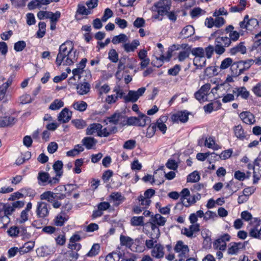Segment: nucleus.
<instances>
[{"mask_svg": "<svg viewBox=\"0 0 261 261\" xmlns=\"http://www.w3.org/2000/svg\"><path fill=\"white\" fill-rule=\"evenodd\" d=\"M78 57L79 53L74 49L73 42L67 41L60 46L56 63L58 66L62 64L69 66L76 62Z\"/></svg>", "mask_w": 261, "mask_h": 261, "instance_id": "obj_1", "label": "nucleus"}, {"mask_svg": "<svg viewBox=\"0 0 261 261\" xmlns=\"http://www.w3.org/2000/svg\"><path fill=\"white\" fill-rule=\"evenodd\" d=\"M167 219L159 214L151 215L148 223L150 225L152 230L151 235L158 239L160 236V232L159 227L165 225Z\"/></svg>", "mask_w": 261, "mask_h": 261, "instance_id": "obj_2", "label": "nucleus"}, {"mask_svg": "<svg viewBox=\"0 0 261 261\" xmlns=\"http://www.w3.org/2000/svg\"><path fill=\"white\" fill-rule=\"evenodd\" d=\"M171 6L170 0H161L154 4L153 8L158 12V15L154 16L155 19H159V16L167 15Z\"/></svg>", "mask_w": 261, "mask_h": 261, "instance_id": "obj_3", "label": "nucleus"}, {"mask_svg": "<svg viewBox=\"0 0 261 261\" xmlns=\"http://www.w3.org/2000/svg\"><path fill=\"white\" fill-rule=\"evenodd\" d=\"M216 45V53L221 55L225 51V48L230 45V40L228 37H217L215 40Z\"/></svg>", "mask_w": 261, "mask_h": 261, "instance_id": "obj_4", "label": "nucleus"}, {"mask_svg": "<svg viewBox=\"0 0 261 261\" xmlns=\"http://www.w3.org/2000/svg\"><path fill=\"white\" fill-rule=\"evenodd\" d=\"M174 250L178 253L179 261H184L186 258L189 257V247L188 245L184 244L182 241L177 242Z\"/></svg>", "mask_w": 261, "mask_h": 261, "instance_id": "obj_5", "label": "nucleus"}, {"mask_svg": "<svg viewBox=\"0 0 261 261\" xmlns=\"http://www.w3.org/2000/svg\"><path fill=\"white\" fill-rule=\"evenodd\" d=\"M50 209V205L46 202H38L36 211V215L39 218H44L48 216Z\"/></svg>", "mask_w": 261, "mask_h": 261, "instance_id": "obj_6", "label": "nucleus"}, {"mask_svg": "<svg viewBox=\"0 0 261 261\" xmlns=\"http://www.w3.org/2000/svg\"><path fill=\"white\" fill-rule=\"evenodd\" d=\"M107 120L115 125H119L121 126L125 125L126 123L125 122V116L120 112H116L111 116L107 117L105 122H106Z\"/></svg>", "mask_w": 261, "mask_h": 261, "instance_id": "obj_7", "label": "nucleus"}, {"mask_svg": "<svg viewBox=\"0 0 261 261\" xmlns=\"http://www.w3.org/2000/svg\"><path fill=\"white\" fill-rule=\"evenodd\" d=\"M146 91L145 87L139 88L137 91L129 90L127 95L123 98L125 102H135L138 100L139 97L143 95Z\"/></svg>", "mask_w": 261, "mask_h": 261, "instance_id": "obj_8", "label": "nucleus"}, {"mask_svg": "<svg viewBox=\"0 0 261 261\" xmlns=\"http://www.w3.org/2000/svg\"><path fill=\"white\" fill-rule=\"evenodd\" d=\"M37 178L38 180L41 181L44 185H46L47 182L52 185L59 182V178L57 177L50 178L49 174L45 172H40L38 173Z\"/></svg>", "mask_w": 261, "mask_h": 261, "instance_id": "obj_9", "label": "nucleus"}, {"mask_svg": "<svg viewBox=\"0 0 261 261\" xmlns=\"http://www.w3.org/2000/svg\"><path fill=\"white\" fill-rule=\"evenodd\" d=\"M229 240V235L224 234L215 241L214 246L220 250H224L226 248V242Z\"/></svg>", "mask_w": 261, "mask_h": 261, "instance_id": "obj_10", "label": "nucleus"}, {"mask_svg": "<svg viewBox=\"0 0 261 261\" xmlns=\"http://www.w3.org/2000/svg\"><path fill=\"white\" fill-rule=\"evenodd\" d=\"M94 88L99 96L108 93L111 90L108 84H102V82L101 81H96L94 83Z\"/></svg>", "mask_w": 261, "mask_h": 261, "instance_id": "obj_11", "label": "nucleus"}, {"mask_svg": "<svg viewBox=\"0 0 261 261\" xmlns=\"http://www.w3.org/2000/svg\"><path fill=\"white\" fill-rule=\"evenodd\" d=\"M165 254L164 247L160 243H156L151 250V255L152 257L160 259L164 257Z\"/></svg>", "mask_w": 261, "mask_h": 261, "instance_id": "obj_12", "label": "nucleus"}, {"mask_svg": "<svg viewBox=\"0 0 261 261\" xmlns=\"http://www.w3.org/2000/svg\"><path fill=\"white\" fill-rule=\"evenodd\" d=\"M239 117L247 124H253L256 121L254 116L250 112H242L240 114Z\"/></svg>", "mask_w": 261, "mask_h": 261, "instance_id": "obj_13", "label": "nucleus"}, {"mask_svg": "<svg viewBox=\"0 0 261 261\" xmlns=\"http://www.w3.org/2000/svg\"><path fill=\"white\" fill-rule=\"evenodd\" d=\"M71 117L72 112L68 108H65L59 113L58 120L63 123H66L69 121Z\"/></svg>", "mask_w": 261, "mask_h": 261, "instance_id": "obj_14", "label": "nucleus"}, {"mask_svg": "<svg viewBox=\"0 0 261 261\" xmlns=\"http://www.w3.org/2000/svg\"><path fill=\"white\" fill-rule=\"evenodd\" d=\"M247 51V48L244 45L243 42H240L238 45L233 46L229 49V53L231 56H234L238 53L242 55L245 54Z\"/></svg>", "mask_w": 261, "mask_h": 261, "instance_id": "obj_15", "label": "nucleus"}, {"mask_svg": "<svg viewBox=\"0 0 261 261\" xmlns=\"http://www.w3.org/2000/svg\"><path fill=\"white\" fill-rule=\"evenodd\" d=\"M244 247V244L242 243H231L229 245L227 253L230 255L237 254L240 249L243 248Z\"/></svg>", "mask_w": 261, "mask_h": 261, "instance_id": "obj_16", "label": "nucleus"}, {"mask_svg": "<svg viewBox=\"0 0 261 261\" xmlns=\"http://www.w3.org/2000/svg\"><path fill=\"white\" fill-rule=\"evenodd\" d=\"M240 185L241 184L239 182H234L231 180L225 187V192H227L228 190V196H231L239 189Z\"/></svg>", "mask_w": 261, "mask_h": 261, "instance_id": "obj_17", "label": "nucleus"}, {"mask_svg": "<svg viewBox=\"0 0 261 261\" xmlns=\"http://www.w3.org/2000/svg\"><path fill=\"white\" fill-rule=\"evenodd\" d=\"M189 118V113L186 112H178L172 116V119L174 122L180 121L185 123Z\"/></svg>", "mask_w": 261, "mask_h": 261, "instance_id": "obj_18", "label": "nucleus"}, {"mask_svg": "<svg viewBox=\"0 0 261 261\" xmlns=\"http://www.w3.org/2000/svg\"><path fill=\"white\" fill-rule=\"evenodd\" d=\"M232 93L236 95L237 97L241 96L245 99H247L250 95L249 92L244 87L234 88L232 90Z\"/></svg>", "mask_w": 261, "mask_h": 261, "instance_id": "obj_19", "label": "nucleus"}, {"mask_svg": "<svg viewBox=\"0 0 261 261\" xmlns=\"http://www.w3.org/2000/svg\"><path fill=\"white\" fill-rule=\"evenodd\" d=\"M168 117L167 116H161L160 118L157 120L156 124V128L158 127L159 130L165 134L167 130V126L165 123L167 121Z\"/></svg>", "mask_w": 261, "mask_h": 261, "instance_id": "obj_20", "label": "nucleus"}, {"mask_svg": "<svg viewBox=\"0 0 261 261\" xmlns=\"http://www.w3.org/2000/svg\"><path fill=\"white\" fill-rule=\"evenodd\" d=\"M68 219V216L65 213L61 212L55 218L54 224L57 226H62Z\"/></svg>", "mask_w": 261, "mask_h": 261, "instance_id": "obj_21", "label": "nucleus"}, {"mask_svg": "<svg viewBox=\"0 0 261 261\" xmlns=\"http://www.w3.org/2000/svg\"><path fill=\"white\" fill-rule=\"evenodd\" d=\"M82 143L87 149H91L96 145L97 140L94 138L86 137L83 139Z\"/></svg>", "mask_w": 261, "mask_h": 261, "instance_id": "obj_22", "label": "nucleus"}, {"mask_svg": "<svg viewBox=\"0 0 261 261\" xmlns=\"http://www.w3.org/2000/svg\"><path fill=\"white\" fill-rule=\"evenodd\" d=\"M194 32V27L191 25H188L183 28L180 33V35L181 37L187 38L193 35Z\"/></svg>", "mask_w": 261, "mask_h": 261, "instance_id": "obj_23", "label": "nucleus"}, {"mask_svg": "<svg viewBox=\"0 0 261 261\" xmlns=\"http://www.w3.org/2000/svg\"><path fill=\"white\" fill-rule=\"evenodd\" d=\"M102 128V126L100 123L91 124L86 129V134L91 135L97 132L98 135V133Z\"/></svg>", "mask_w": 261, "mask_h": 261, "instance_id": "obj_24", "label": "nucleus"}, {"mask_svg": "<svg viewBox=\"0 0 261 261\" xmlns=\"http://www.w3.org/2000/svg\"><path fill=\"white\" fill-rule=\"evenodd\" d=\"M16 122L14 117L11 116H6L2 118L0 120V127L11 126Z\"/></svg>", "mask_w": 261, "mask_h": 261, "instance_id": "obj_25", "label": "nucleus"}, {"mask_svg": "<svg viewBox=\"0 0 261 261\" xmlns=\"http://www.w3.org/2000/svg\"><path fill=\"white\" fill-rule=\"evenodd\" d=\"M120 244L122 246H125L130 248L134 244V240L130 237L121 234L120 236Z\"/></svg>", "mask_w": 261, "mask_h": 261, "instance_id": "obj_26", "label": "nucleus"}, {"mask_svg": "<svg viewBox=\"0 0 261 261\" xmlns=\"http://www.w3.org/2000/svg\"><path fill=\"white\" fill-rule=\"evenodd\" d=\"M139 45L140 42L138 40H134L130 43L123 44V47L126 52L128 53L134 51Z\"/></svg>", "mask_w": 261, "mask_h": 261, "instance_id": "obj_27", "label": "nucleus"}, {"mask_svg": "<svg viewBox=\"0 0 261 261\" xmlns=\"http://www.w3.org/2000/svg\"><path fill=\"white\" fill-rule=\"evenodd\" d=\"M90 88V84L87 82L77 85V92L80 95H85L89 92Z\"/></svg>", "mask_w": 261, "mask_h": 261, "instance_id": "obj_28", "label": "nucleus"}, {"mask_svg": "<svg viewBox=\"0 0 261 261\" xmlns=\"http://www.w3.org/2000/svg\"><path fill=\"white\" fill-rule=\"evenodd\" d=\"M206 60L205 57H195L193 59V64L196 69H201L205 66Z\"/></svg>", "mask_w": 261, "mask_h": 261, "instance_id": "obj_29", "label": "nucleus"}, {"mask_svg": "<svg viewBox=\"0 0 261 261\" xmlns=\"http://www.w3.org/2000/svg\"><path fill=\"white\" fill-rule=\"evenodd\" d=\"M204 145L208 148H212L215 150L220 148V146L215 143L214 139L212 137H209L205 139Z\"/></svg>", "mask_w": 261, "mask_h": 261, "instance_id": "obj_30", "label": "nucleus"}, {"mask_svg": "<svg viewBox=\"0 0 261 261\" xmlns=\"http://www.w3.org/2000/svg\"><path fill=\"white\" fill-rule=\"evenodd\" d=\"M233 130L235 136L237 138L243 140L246 138V134L241 125L236 126L234 127Z\"/></svg>", "mask_w": 261, "mask_h": 261, "instance_id": "obj_31", "label": "nucleus"}, {"mask_svg": "<svg viewBox=\"0 0 261 261\" xmlns=\"http://www.w3.org/2000/svg\"><path fill=\"white\" fill-rule=\"evenodd\" d=\"M35 243L33 241H28L24 243V244L20 248V254H23L31 251L34 247Z\"/></svg>", "mask_w": 261, "mask_h": 261, "instance_id": "obj_32", "label": "nucleus"}, {"mask_svg": "<svg viewBox=\"0 0 261 261\" xmlns=\"http://www.w3.org/2000/svg\"><path fill=\"white\" fill-rule=\"evenodd\" d=\"M55 196H56V193L51 191H46L40 195V199L47 200L49 202H53L56 198Z\"/></svg>", "mask_w": 261, "mask_h": 261, "instance_id": "obj_33", "label": "nucleus"}, {"mask_svg": "<svg viewBox=\"0 0 261 261\" xmlns=\"http://www.w3.org/2000/svg\"><path fill=\"white\" fill-rule=\"evenodd\" d=\"M100 247L99 244H94L90 250L86 254L87 257H94L97 255L100 251Z\"/></svg>", "mask_w": 261, "mask_h": 261, "instance_id": "obj_34", "label": "nucleus"}, {"mask_svg": "<svg viewBox=\"0 0 261 261\" xmlns=\"http://www.w3.org/2000/svg\"><path fill=\"white\" fill-rule=\"evenodd\" d=\"M63 163L61 161H56L53 165V169L56 173V176L61 177L63 174Z\"/></svg>", "mask_w": 261, "mask_h": 261, "instance_id": "obj_35", "label": "nucleus"}, {"mask_svg": "<svg viewBox=\"0 0 261 261\" xmlns=\"http://www.w3.org/2000/svg\"><path fill=\"white\" fill-rule=\"evenodd\" d=\"M128 40L127 36L124 34H120L119 35L114 36L112 42L114 44H117L120 43H124L127 42Z\"/></svg>", "mask_w": 261, "mask_h": 261, "instance_id": "obj_36", "label": "nucleus"}, {"mask_svg": "<svg viewBox=\"0 0 261 261\" xmlns=\"http://www.w3.org/2000/svg\"><path fill=\"white\" fill-rule=\"evenodd\" d=\"M138 126H144L151 122L150 118L144 114L139 115L138 117Z\"/></svg>", "mask_w": 261, "mask_h": 261, "instance_id": "obj_37", "label": "nucleus"}, {"mask_svg": "<svg viewBox=\"0 0 261 261\" xmlns=\"http://www.w3.org/2000/svg\"><path fill=\"white\" fill-rule=\"evenodd\" d=\"M64 105V102L59 99H55L50 105L49 109L55 111L60 109Z\"/></svg>", "mask_w": 261, "mask_h": 261, "instance_id": "obj_38", "label": "nucleus"}, {"mask_svg": "<svg viewBox=\"0 0 261 261\" xmlns=\"http://www.w3.org/2000/svg\"><path fill=\"white\" fill-rule=\"evenodd\" d=\"M87 104L84 101H78L75 102L73 104V107L77 111L83 112L85 111L87 108Z\"/></svg>", "mask_w": 261, "mask_h": 261, "instance_id": "obj_39", "label": "nucleus"}, {"mask_svg": "<svg viewBox=\"0 0 261 261\" xmlns=\"http://www.w3.org/2000/svg\"><path fill=\"white\" fill-rule=\"evenodd\" d=\"M181 203L186 207L190 206L192 204L196 202L195 196H192V197H181L180 198Z\"/></svg>", "mask_w": 261, "mask_h": 261, "instance_id": "obj_40", "label": "nucleus"}, {"mask_svg": "<svg viewBox=\"0 0 261 261\" xmlns=\"http://www.w3.org/2000/svg\"><path fill=\"white\" fill-rule=\"evenodd\" d=\"M15 211L14 208L12 205L10 204H5V208L3 210L4 216L3 219H9L8 215H11V214Z\"/></svg>", "mask_w": 261, "mask_h": 261, "instance_id": "obj_41", "label": "nucleus"}, {"mask_svg": "<svg viewBox=\"0 0 261 261\" xmlns=\"http://www.w3.org/2000/svg\"><path fill=\"white\" fill-rule=\"evenodd\" d=\"M39 30L37 32V37L39 38H42L45 34L46 24L44 22H40L38 23Z\"/></svg>", "mask_w": 261, "mask_h": 261, "instance_id": "obj_42", "label": "nucleus"}, {"mask_svg": "<svg viewBox=\"0 0 261 261\" xmlns=\"http://www.w3.org/2000/svg\"><path fill=\"white\" fill-rule=\"evenodd\" d=\"M121 254L112 252L108 254L106 257V261H119Z\"/></svg>", "mask_w": 261, "mask_h": 261, "instance_id": "obj_43", "label": "nucleus"}, {"mask_svg": "<svg viewBox=\"0 0 261 261\" xmlns=\"http://www.w3.org/2000/svg\"><path fill=\"white\" fill-rule=\"evenodd\" d=\"M249 236L251 237L256 238V239H260L261 227L259 230L256 227H253L249 230Z\"/></svg>", "mask_w": 261, "mask_h": 261, "instance_id": "obj_44", "label": "nucleus"}, {"mask_svg": "<svg viewBox=\"0 0 261 261\" xmlns=\"http://www.w3.org/2000/svg\"><path fill=\"white\" fill-rule=\"evenodd\" d=\"M204 55L205 54V56L207 59H210L212 58L214 53H216V45L215 46L209 45L207 47H205L204 49Z\"/></svg>", "mask_w": 261, "mask_h": 261, "instance_id": "obj_45", "label": "nucleus"}, {"mask_svg": "<svg viewBox=\"0 0 261 261\" xmlns=\"http://www.w3.org/2000/svg\"><path fill=\"white\" fill-rule=\"evenodd\" d=\"M200 179V176L197 171H194L187 176V182H195Z\"/></svg>", "mask_w": 261, "mask_h": 261, "instance_id": "obj_46", "label": "nucleus"}, {"mask_svg": "<svg viewBox=\"0 0 261 261\" xmlns=\"http://www.w3.org/2000/svg\"><path fill=\"white\" fill-rule=\"evenodd\" d=\"M131 224L134 226H142L143 224V217H133L130 220Z\"/></svg>", "mask_w": 261, "mask_h": 261, "instance_id": "obj_47", "label": "nucleus"}, {"mask_svg": "<svg viewBox=\"0 0 261 261\" xmlns=\"http://www.w3.org/2000/svg\"><path fill=\"white\" fill-rule=\"evenodd\" d=\"M190 56V53L188 50H182L180 51L177 57V59L179 62H183L188 58Z\"/></svg>", "mask_w": 261, "mask_h": 261, "instance_id": "obj_48", "label": "nucleus"}, {"mask_svg": "<svg viewBox=\"0 0 261 261\" xmlns=\"http://www.w3.org/2000/svg\"><path fill=\"white\" fill-rule=\"evenodd\" d=\"M19 227L12 226L7 230L8 234L11 237L16 238L19 237Z\"/></svg>", "mask_w": 261, "mask_h": 261, "instance_id": "obj_49", "label": "nucleus"}, {"mask_svg": "<svg viewBox=\"0 0 261 261\" xmlns=\"http://www.w3.org/2000/svg\"><path fill=\"white\" fill-rule=\"evenodd\" d=\"M136 146V141L135 140L130 139L125 141L123 145V148L132 150L134 149Z\"/></svg>", "mask_w": 261, "mask_h": 261, "instance_id": "obj_50", "label": "nucleus"}, {"mask_svg": "<svg viewBox=\"0 0 261 261\" xmlns=\"http://www.w3.org/2000/svg\"><path fill=\"white\" fill-rule=\"evenodd\" d=\"M258 25V21L255 18L247 19V30L252 31L255 27Z\"/></svg>", "mask_w": 261, "mask_h": 261, "instance_id": "obj_51", "label": "nucleus"}, {"mask_svg": "<svg viewBox=\"0 0 261 261\" xmlns=\"http://www.w3.org/2000/svg\"><path fill=\"white\" fill-rule=\"evenodd\" d=\"M192 54L195 57H204V50L202 47H196L191 50Z\"/></svg>", "mask_w": 261, "mask_h": 261, "instance_id": "obj_52", "label": "nucleus"}, {"mask_svg": "<svg viewBox=\"0 0 261 261\" xmlns=\"http://www.w3.org/2000/svg\"><path fill=\"white\" fill-rule=\"evenodd\" d=\"M195 97L200 102H203L207 101V96L204 93H202L200 90H198L195 92L194 94Z\"/></svg>", "mask_w": 261, "mask_h": 261, "instance_id": "obj_53", "label": "nucleus"}, {"mask_svg": "<svg viewBox=\"0 0 261 261\" xmlns=\"http://www.w3.org/2000/svg\"><path fill=\"white\" fill-rule=\"evenodd\" d=\"M71 123L77 129H83L86 126V122L82 119H75L71 121Z\"/></svg>", "mask_w": 261, "mask_h": 261, "instance_id": "obj_54", "label": "nucleus"}, {"mask_svg": "<svg viewBox=\"0 0 261 261\" xmlns=\"http://www.w3.org/2000/svg\"><path fill=\"white\" fill-rule=\"evenodd\" d=\"M109 59L113 63L118 61V54L114 49H111L109 52Z\"/></svg>", "mask_w": 261, "mask_h": 261, "instance_id": "obj_55", "label": "nucleus"}, {"mask_svg": "<svg viewBox=\"0 0 261 261\" xmlns=\"http://www.w3.org/2000/svg\"><path fill=\"white\" fill-rule=\"evenodd\" d=\"M181 70V66L180 65L176 64L172 68H171L168 69V73L169 75L172 76L177 75L179 72Z\"/></svg>", "mask_w": 261, "mask_h": 261, "instance_id": "obj_56", "label": "nucleus"}, {"mask_svg": "<svg viewBox=\"0 0 261 261\" xmlns=\"http://www.w3.org/2000/svg\"><path fill=\"white\" fill-rule=\"evenodd\" d=\"M205 11L201 8L197 7L195 8L191 11L190 15L192 18L197 17L199 15H203Z\"/></svg>", "mask_w": 261, "mask_h": 261, "instance_id": "obj_57", "label": "nucleus"}, {"mask_svg": "<svg viewBox=\"0 0 261 261\" xmlns=\"http://www.w3.org/2000/svg\"><path fill=\"white\" fill-rule=\"evenodd\" d=\"M156 131V124L152 123L147 129L146 137L148 138L152 137L155 134Z\"/></svg>", "mask_w": 261, "mask_h": 261, "instance_id": "obj_58", "label": "nucleus"}, {"mask_svg": "<svg viewBox=\"0 0 261 261\" xmlns=\"http://www.w3.org/2000/svg\"><path fill=\"white\" fill-rule=\"evenodd\" d=\"M19 237H21L23 239H29L31 237L30 233L27 232L24 227H19Z\"/></svg>", "mask_w": 261, "mask_h": 261, "instance_id": "obj_59", "label": "nucleus"}, {"mask_svg": "<svg viewBox=\"0 0 261 261\" xmlns=\"http://www.w3.org/2000/svg\"><path fill=\"white\" fill-rule=\"evenodd\" d=\"M66 254L68 259L69 261H76L79 257V254L77 253V251L70 250Z\"/></svg>", "mask_w": 261, "mask_h": 261, "instance_id": "obj_60", "label": "nucleus"}, {"mask_svg": "<svg viewBox=\"0 0 261 261\" xmlns=\"http://www.w3.org/2000/svg\"><path fill=\"white\" fill-rule=\"evenodd\" d=\"M25 46L26 43L24 41H19L14 44V49L16 51H21Z\"/></svg>", "mask_w": 261, "mask_h": 261, "instance_id": "obj_61", "label": "nucleus"}, {"mask_svg": "<svg viewBox=\"0 0 261 261\" xmlns=\"http://www.w3.org/2000/svg\"><path fill=\"white\" fill-rule=\"evenodd\" d=\"M232 63V59L230 58H227L223 60L221 64L220 68L225 69L229 67Z\"/></svg>", "mask_w": 261, "mask_h": 261, "instance_id": "obj_62", "label": "nucleus"}, {"mask_svg": "<svg viewBox=\"0 0 261 261\" xmlns=\"http://www.w3.org/2000/svg\"><path fill=\"white\" fill-rule=\"evenodd\" d=\"M77 12L80 14L87 15L91 13V11L88 8L87 9L85 6L79 5Z\"/></svg>", "mask_w": 261, "mask_h": 261, "instance_id": "obj_63", "label": "nucleus"}, {"mask_svg": "<svg viewBox=\"0 0 261 261\" xmlns=\"http://www.w3.org/2000/svg\"><path fill=\"white\" fill-rule=\"evenodd\" d=\"M252 91L256 96L261 97V82L253 87Z\"/></svg>", "mask_w": 261, "mask_h": 261, "instance_id": "obj_64", "label": "nucleus"}]
</instances>
